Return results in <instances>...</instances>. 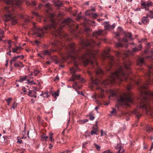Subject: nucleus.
Returning <instances> with one entry per match:
<instances>
[{"mask_svg":"<svg viewBox=\"0 0 153 153\" xmlns=\"http://www.w3.org/2000/svg\"><path fill=\"white\" fill-rule=\"evenodd\" d=\"M22 90L24 92H26L27 91L25 87H23L22 88Z\"/></svg>","mask_w":153,"mask_h":153,"instance_id":"obj_48","label":"nucleus"},{"mask_svg":"<svg viewBox=\"0 0 153 153\" xmlns=\"http://www.w3.org/2000/svg\"><path fill=\"white\" fill-rule=\"evenodd\" d=\"M146 129L147 131L149 132L153 131V128H152L149 125H147L146 128Z\"/></svg>","mask_w":153,"mask_h":153,"instance_id":"obj_21","label":"nucleus"},{"mask_svg":"<svg viewBox=\"0 0 153 153\" xmlns=\"http://www.w3.org/2000/svg\"><path fill=\"white\" fill-rule=\"evenodd\" d=\"M77 69V67H73L71 68L70 71H71V73L72 74V76L73 77H76L77 79H79L80 77L79 76H77L75 74V72L76 71Z\"/></svg>","mask_w":153,"mask_h":153,"instance_id":"obj_9","label":"nucleus"},{"mask_svg":"<svg viewBox=\"0 0 153 153\" xmlns=\"http://www.w3.org/2000/svg\"><path fill=\"white\" fill-rule=\"evenodd\" d=\"M111 113L112 114L115 115L116 114V110L115 109H113V111L111 112Z\"/></svg>","mask_w":153,"mask_h":153,"instance_id":"obj_36","label":"nucleus"},{"mask_svg":"<svg viewBox=\"0 0 153 153\" xmlns=\"http://www.w3.org/2000/svg\"><path fill=\"white\" fill-rule=\"evenodd\" d=\"M44 48H47V46L46 45H44Z\"/></svg>","mask_w":153,"mask_h":153,"instance_id":"obj_64","label":"nucleus"},{"mask_svg":"<svg viewBox=\"0 0 153 153\" xmlns=\"http://www.w3.org/2000/svg\"><path fill=\"white\" fill-rule=\"evenodd\" d=\"M148 11L150 14L149 18L151 19H153V9L152 10H149Z\"/></svg>","mask_w":153,"mask_h":153,"instance_id":"obj_20","label":"nucleus"},{"mask_svg":"<svg viewBox=\"0 0 153 153\" xmlns=\"http://www.w3.org/2000/svg\"><path fill=\"white\" fill-rule=\"evenodd\" d=\"M14 66L15 68H17V67H19V65L18 62H16L14 63Z\"/></svg>","mask_w":153,"mask_h":153,"instance_id":"obj_34","label":"nucleus"},{"mask_svg":"<svg viewBox=\"0 0 153 153\" xmlns=\"http://www.w3.org/2000/svg\"><path fill=\"white\" fill-rule=\"evenodd\" d=\"M72 22L71 19L70 18H68L64 20L62 22V26L63 27H64V25H68L70 27V24Z\"/></svg>","mask_w":153,"mask_h":153,"instance_id":"obj_7","label":"nucleus"},{"mask_svg":"<svg viewBox=\"0 0 153 153\" xmlns=\"http://www.w3.org/2000/svg\"><path fill=\"white\" fill-rule=\"evenodd\" d=\"M33 14L36 16H38V15L37 13H36L35 12H33Z\"/></svg>","mask_w":153,"mask_h":153,"instance_id":"obj_49","label":"nucleus"},{"mask_svg":"<svg viewBox=\"0 0 153 153\" xmlns=\"http://www.w3.org/2000/svg\"><path fill=\"white\" fill-rule=\"evenodd\" d=\"M22 48L21 47L16 46L15 48H13L12 52L13 53H15L17 54H19L20 52L19 51L22 50Z\"/></svg>","mask_w":153,"mask_h":153,"instance_id":"obj_13","label":"nucleus"},{"mask_svg":"<svg viewBox=\"0 0 153 153\" xmlns=\"http://www.w3.org/2000/svg\"><path fill=\"white\" fill-rule=\"evenodd\" d=\"M11 52V50L10 49H9V52L7 53V54L8 55H9V56H11V54L10 53Z\"/></svg>","mask_w":153,"mask_h":153,"instance_id":"obj_38","label":"nucleus"},{"mask_svg":"<svg viewBox=\"0 0 153 153\" xmlns=\"http://www.w3.org/2000/svg\"><path fill=\"white\" fill-rule=\"evenodd\" d=\"M94 146L97 150L98 151L100 150V146L95 143H94Z\"/></svg>","mask_w":153,"mask_h":153,"instance_id":"obj_27","label":"nucleus"},{"mask_svg":"<svg viewBox=\"0 0 153 153\" xmlns=\"http://www.w3.org/2000/svg\"><path fill=\"white\" fill-rule=\"evenodd\" d=\"M40 71L36 69H34L33 71L32 72L30 76H32L33 75V74L34 75V76H36L39 73Z\"/></svg>","mask_w":153,"mask_h":153,"instance_id":"obj_18","label":"nucleus"},{"mask_svg":"<svg viewBox=\"0 0 153 153\" xmlns=\"http://www.w3.org/2000/svg\"><path fill=\"white\" fill-rule=\"evenodd\" d=\"M91 10L92 11H94L95 10V8H92L91 9Z\"/></svg>","mask_w":153,"mask_h":153,"instance_id":"obj_59","label":"nucleus"},{"mask_svg":"<svg viewBox=\"0 0 153 153\" xmlns=\"http://www.w3.org/2000/svg\"><path fill=\"white\" fill-rule=\"evenodd\" d=\"M104 95L103 94H101V95H100V97H104Z\"/></svg>","mask_w":153,"mask_h":153,"instance_id":"obj_62","label":"nucleus"},{"mask_svg":"<svg viewBox=\"0 0 153 153\" xmlns=\"http://www.w3.org/2000/svg\"><path fill=\"white\" fill-rule=\"evenodd\" d=\"M123 32V30L120 27H119L117 28V32L116 33L117 36H118L120 35L121 33H122Z\"/></svg>","mask_w":153,"mask_h":153,"instance_id":"obj_16","label":"nucleus"},{"mask_svg":"<svg viewBox=\"0 0 153 153\" xmlns=\"http://www.w3.org/2000/svg\"><path fill=\"white\" fill-rule=\"evenodd\" d=\"M132 86L131 84L127 85L126 87L128 91L130 90L131 88H132Z\"/></svg>","mask_w":153,"mask_h":153,"instance_id":"obj_32","label":"nucleus"},{"mask_svg":"<svg viewBox=\"0 0 153 153\" xmlns=\"http://www.w3.org/2000/svg\"><path fill=\"white\" fill-rule=\"evenodd\" d=\"M144 63V59L143 58H139L137 61V65L138 66H141Z\"/></svg>","mask_w":153,"mask_h":153,"instance_id":"obj_12","label":"nucleus"},{"mask_svg":"<svg viewBox=\"0 0 153 153\" xmlns=\"http://www.w3.org/2000/svg\"><path fill=\"white\" fill-rule=\"evenodd\" d=\"M14 38L15 39V40L16 41L17 40V39L18 38L17 36H14Z\"/></svg>","mask_w":153,"mask_h":153,"instance_id":"obj_53","label":"nucleus"},{"mask_svg":"<svg viewBox=\"0 0 153 153\" xmlns=\"http://www.w3.org/2000/svg\"><path fill=\"white\" fill-rule=\"evenodd\" d=\"M0 1L10 5L4 7L3 8L2 12L4 15L5 21L7 22L11 20L12 24L15 25L17 23V21L12 16L14 10V8L20 5L22 2V0H0Z\"/></svg>","mask_w":153,"mask_h":153,"instance_id":"obj_2","label":"nucleus"},{"mask_svg":"<svg viewBox=\"0 0 153 153\" xmlns=\"http://www.w3.org/2000/svg\"><path fill=\"white\" fill-rule=\"evenodd\" d=\"M72 86L73 88L75 89L76 91H77V89H79L81 88V86H79L76 82H74L73 83Z\"/></svg>","mask_w":153,"mask_h":153,"instance_id":"obj_15","label":"nucleus"},{"mask_svg":"<svg viewBox=\"0 0 153 153\" xmlns=\"http://www.w3.org/2000/svg\"><path fill=\"white\" fill-rule=\"evenodd\" d=\"M43 6V5L42 4H40L39 5V8H41V7L42 6Z\"/></svg>","mask_w":153,"mask_h":153,"instance_id":"obj_57","label":"nucleus"},{"mask_svg":"<svg viewBox=\"0 0 153 153\" xmlns=\"http://www.w3.org/2000/svg\"><path fill=\"white\" fill-rule=\"evenodd\" d=\"M75 79L74 77H72L70 79V80L72 81H74L75 80Z\"/></svg>","mask_w":153,"mask_h":153,"instance_id":"obj_43","label":"nucleus"},{"mask_svg":"<svg viewBox=\"0 0 153 153\" xmlns=\"http://www.w3.org/2000/svg\"><path fill=\"white\" fill-rule=\"evenodd\" d=\"M115 149L116 150H118L117 153H123L124 151L122 147L119 145V144L115 147Z\"/></svg>","mask_w":153,"mask_h":153,"instance_id":"obj_11","label":"nucleus"},{"mask_svg":"<svg viewBox=\"0 0 153 153\" xmlns=\"http://www.w3.org/2000/svg\"><path fill=\"white\" fill-rule=\"evenodd\" d=\"M101 136H102L103 135V131L102 130H101Z\"/></svg>","mask_w":153,"mask_h":153,"instance_id":"obj_52","label":"nucleus"},{"mask_svg":"<svg viewBox=\"0 0 153 153\" xmlns=\"http://www.w3.org/2000/svg\"><path fill=\"white\" fill-rule=\"evenodd\" d=\"M17 59L16 58V56H14L12 58V59L11 60L10 62L11 64H12L13 62H15L16 61Z\"/></svg>","mask_w":153,"mask_h":153,"instance_id":"obj_28","label":"nucleus"},{"mask_svg":"<svg viewBox=\"0 0 153 153\" xmlns=\"http://www.w3.org/2000/svg\"><path fill=\"white\" fill-rule=\"evenodd\" d=\"M110 91L111 95L112 96H114L117 95V92L116 91L114 90H111Z\"/></svg>","mask_w":153,"mask_h":153,"instance_id":"obj_22","label":"nucleus"},{"mask_svg":"<svg viewBox=\"0 0 153 153\" xmlns=\"http://www.w3.org/2000/svg\"><path fill=\"white\" fill-rule=\"evenodd\" d=\"M20 58L21 59H24V57L23 56H21Z\"/></svg>","mask_w":153,"mask_h":153,"instance_id":"obj_58","label":"nucleus"},{"mask_svg":"<svg viewBox=\"0 0 153 153\" xmlns=\"http://www.w3.org/2000/svg\"><path fill=\"white\" fill-rule=\"evenodd\" d=\"M153 3L150 1H141V5L146 10H149L148 7H150L152 5Z\"/></svg>","mask_w":153,"mask_h":153,"instance_id":"obj_5","label":"nucleus"},{"mask_svg":"<svg viewBox=\"0 0 153 153\" xmlns=\"http://www.w3.org/2000/svg\"><path fill=\"white\" fill-rule=\"evenodd\" d=\"M59 77L57 76H56L55 77L54 80L55 81H57V80H59Z\"/></svg>","mask_w":153,"mask_h":153,"instance_id":"obj_46","label":"nucleus"},{"mask_svg":"<svg viewBox=\"0 0 153 153\" xmlns=\"http://www.w3.org/2000/svg\"><path fill=\"white\" fill-rule=\"evenodd\" d=\"M35 43L37 45H38L39 43V42L37 40H36L34 41Z\"/></svg>","mask_w":153,"mask_h":153,"instance_id":"obj_42","label":"nucleus"},{"mask_svg":"<svg viewBox=\"0 0 153 153\" xmlns=\"http://www.w3.org/2000/svg\"><path fill=\"white\" fill-rule=\"evenodd\" d=\"M149 22V20L147 18V17H143L141 19L142 23L144 24H146Z\"/></svg>","mask_w":153,"mask_h":153,"instance_id":"obj_17","label":"nucleus"},{"mask_svg":"<svg viewBox=\"0 0 153 153\" xmlns=\"http://www.w3.org/2000/svg\"><path fill=\"white\" fill-rule=\"evenodd\" d=\"M128 39L132 40V35L131 33H127L125 34V36L122 40V43H116L115 45L117 48L122 47L123 46L127 47L128 45L127 42Z\"/></svg>","mask_w":153,"mask_h":153,"instance_id":"obj_4","label":"nucleus"},{"mask_svg":"<svg viewBox=\"0 0 153 153\" xmlns=\"http://www.w3.org/2000/svg\"><path fill=\"white\" fill-rule=\"evenodd\" d=\"M117 101L118 103L116 104V106L118 108L120 105L129 106V103H133V102L131 95L129 93H124L120 96V98L117 99Z\"/></svg>","mask_w":153,"mask_h":153,"instance_id":"obj_3","label":"nucleus"},{"mask_svg":"<svg viewBox=\"0 0 153 153\" xmlns=\"http://www.w3.org/2000/svg\"><path fill=\"white\" fill-rule=\"evenodd\" d=\"M22 140H19V139H18V141H17V143H22Z\"/></svg>","mask_w":153,"mask_h":153,"instance_id":"obj_41","label":"nucleus"},{"mask_svg":"<svg viewBox=\"0 0 153 153\" xmlns=\"http://www.w3.org/2000/svg\"><path fill=\"white\" fill-rule=\"evenodd\" d=\"M17 103L14 102L12 106L11 107V108H13L14 109L17 107Z\"/></svg>","mask_w":153,"mask_h":153,"instance_id":"obj_29","label":"nucleus"},{"mask_svg":"<svg viewBox=\"0 0 153 153\" xmlns=\"http://www.w3.org/2000/svg\"><path fill=\"white\" fill-rule=\"evenodd\" d=\"M85 14L86 15L92 16L94 19H96L97 16V15L96 13H92L90 12V10L87 11Z\"/></svg>","mask_w":153,"mask_h":153,"instance_id":"obj_14","label":"nucleus"},{"mask_svg":"<svg viewBox=\"0 0 153 153\" xmlns=\"http://www.w3.org/2000/svg\"><path fill=\"white\" fill-rule=\"evenodd\" d=\"M32 4H33V6H35L36 5V3L34 1H32Z\"/></svg>","mask_w":153,"mask_h":153,"instance_id":"obj_51","label":"nucleus"},{"mask_svg":"<svg viewBox=\"0 0 153 153\" xmlns=\"http://www.w3.org/2000/svg\"><path fill=\"white\" fill-rule=\"evenodd\" d=\"M28 90H29V92L27 95L30 97H33L34 94H33L32 92H34V91L32 90H29V89H28Z\"/></svg>","mask_w":153,"mask_h":153,"instance_id":"obj_24","label":"nucleus"},{"mask_svg":"<svg viewBox=\"0 0 153 153\" xmlns=\"http://www.w3.org/2000/svg\"><path fill=\"white\" fill-rule=\"evenodd\" d=\"M87 143H88L87 142H84V143H83V144H82L83 146L84 147V145H85L87 144Z\"/></svg>","mask_w":153,"mask_h":153,"instance_id":"obj_50","label":"nucleus"},{"mask_svg":"<svg viewBox=\"0 0 153 153\" xmlns=\"http://www.w3.org/2000/svg\"><path fill=\"white\" fill-rule=\"evenodd\" d=\"M21 56H16V58L17 59L18 58L20 57Z\"/></svg>","mask_w":153,"mask_h":153,"instance_id":"obj_61","label":"nucleus"},{"mask_svg":"<svg viewBox=\"0 0 153 153\" xmlns=\"http://www.w3.org/2000/svg\"><path fill=\"white\" fill-rule=\"evenodd\" d=\"M8 60H6V63L5 64V65L7 66L8 65Z\"/></svg>","mask_w":153,"mask_h":153,"instance_id":"obj_60","label":"nucleus"},{"mask_svg":"<svg viewBox=\"0 0 153 153\" xmlns=\"http://www.w3.org/2000/svg\"><path fill=\"white\" fill-rule=\"evenodd\" d=\"M48 138V136H47L45 134H43L41 136L42 140L46 141Z\"/></svg>","mask_w":153,"mask_h":153,"instance_id":"obj_19","label":"nucleus"},{"mask_svg":"<svg viewBox=\"0 0 153 153\" xmlns=\"http://www.w3.org/2000/svg\"><path fill=\"white\" fill-rule=\"evenodd\" d=\"M104 153H112L109 150L105 151L103 152Z\"/></svg>","mask_w":153,"mask_h":153,"instance_id":"obj_40","label":"nucleus"},{"mask_svg":"<svg viewBox=\"0 0 153 153\" xmlns=\"http://www.w3.org/2000/svg\"><path fill=\"white\" fill-rule=\"evenodd\" d=\"M77 91V93L78 94H81L82 95H83V94L82 93V92H81V93L78 91L77 90V91Z\"/></svg>","mask_w":153,"mask_h":153,"instance_id":"obj_44","label":"nucleus"},{"mask_svg":"<svg viewBox=\"0 0 153 153\" xmlns=\"http://www.w3.org/2000/svg\"><path fill=\"white\" fill-rule=\"evenodd\" d=\"M88 120L85 119L84 120H80L79 121V122L80 124H84L88 121Z\"/></svg>","mask_w":153,"mask_h":153,"instance_id":"obj_26","label":"nucleus"},{"mask_svg":"<svg viewBox=\"0 0 153 153\" xmlns=\"http://www.w3.org/2000/svg\"><path fill=\"white\" fill-rule=\"evenodd\" d=\"M4 32L2 30L0 31V41L2 40L4 36Z\"/></svg>","mask_w":153,"mask_h":153,"instance_id":"obj_25","label":"nucleus"},{"mask_svg":"<svg viewBox=\"0 0 153 153\" xmlns=\"http://www.w3.org/2000/svg\"><path fill=\"white\" fill-rule=\"evenodd\" d=\"M12 98H9L7 100V105H9L10 104V102L12 100Z\"/></svg>","mask_w":153,"mask_h":153,"instance_id":"obj_33","label":"nucleus"},{"mask_svg":"<svg viewBox=\"0 0 153 153\" xmlns=\"http://www.w3.org/2000/svg\"><path fill=\"white\" fill-rule=\"evenodd\" d=\"M28 76H20V80L19 81L20 82H22L25 80H27V83L28 84H35V83L33 82V81H30L28 79H27V78Z\"/></svg>","mask_w":153,"mask_h":153,"instance_id":"obj_6","label":"nucleus"},{"mask_svg":"<svg viewBox=\"0 0 153 153\" xmlns=\"http://www.w3.org/2000/svg\"><path fill=\"white\" fill-rule=\"evenodd\" d=\"M150 15V14H148L147 15V16L146 17H147V18H148V17H149V15Z\"/></svg>","mask_w":153,"mask_h":153,"instance_id":"obj_63","label":"nucleus"},{"mask_svg":"<svg viewBox=\"0 0 153 153\" xmlns=\"http://www.w3.org/2000/svg\"><path fill=\"white\" fill-rule=\"evenodd\" d=\"M44 96L43 97H49V95H48V93H47V95H46V94H44Z\"/></svg>","mask_w":153,"mask_h":153,"instance_id":"obj_56","label":"nucleus"},{"mask_svg":"<svg viewBox=\"0 0 153 153\" xmlns=\"http://www.w3.org/2000/svg\"><path fill=\"white\" fill-rule=\"evenodd\" d=\"M105 30L99 29L98 31H96L92 34V36L95 37L97 40L95 41L93 39H87L85 40L82 39L81 45L82 48L85 50V53L79 54V50H77L75 49V45L73 43L68 44L66 45L64 43L62 42L60 40L61 39L66 37V35L62 31V27L61 25L56 24L53 20L51 21V24L49 25V33H51L56 37L54 42L52 43L53 47L55 48L54 51L58 50L61 51L63 53L68 54L74 60H78L82 61L86 66L89 63H90L93 67L95 68V73L97 76L95 79H97V77H100L104 74V73L102 70L98 67V63L96 61L97 57L101 58L104 60L107 57L103 58L101 54L105 51L102 52H99V51L95 48V45H100L101 39L99 37L106 34L105 30H113L115 27V24L114 23L112 25L109 24L108 22H104L103 23Z\"/></svg>","mask_w":153,"mask_h":153,"instance_id":"obj_1","label":"nucleus"},{"mask_svg":"<svg viewBox=\"0 0 153 153\" xmlns=\"http://www.w3.org/2000/svg\"><path fill=\"white\" fill-rule=\"evenodd\" d=\"M141 42L145 43L146 42V39H141Z\"/></svg>","mask_w":153,"mask_h":153,"instance_id":"obj_39","label":"nucleus"},{"mask_svg":"<svg viewBox=\"0 0 153 153\" xmlns=\"http://www.w3.org/2000/svg\"><path fill=\"white\" fill-rule=\"evenodd\" d=\"M52 147V145L51 144H49V149H51V148Z\"/></svg>","mask_w":153,"mask_h":153,"instance_id":"obj_54","label":"nucleus"},{"mask_svg":"<svg viewBox=\"0 0 153 153\" xmlns=\"http://www.w3.org/2000/svg\"><path fill=\"white\" fill-rule=\"evenodd\" d=\"M50 6V4L49 3H48L44 5V6L46 7L47 8H49Z\"/></svg>","mask_w":153,"mask_h":153,"instance_id":"obj_37","label":"nucleus"},{"mask_svg":"<svg viewBox=\"0 0 153 153\" xmlns=\"http://www.w3.org/2000/svg\"><path fill=\"white\" fill-rule=\"evenodd\" d=\"M98 126L96 125L95 126L92 127V130L91 132V134L93 135L94 134L97 135V132L98 131Z\"/></svg>","mask_w":153,"mask_h":153,"instance_id":"obj_8","label":"nucleus"},{"mask_svg":"<svg viewBox=\"0 0 153 153\" xmlns=\"http://www.w3.org/2000/svg\"><path fill=\"white\" fill-rule=\"evenodd\" d=\"M89 117H90L89 118H90V120H92L94 118V116H93L91 114H90V115Z\"/></svg>","mask_w":153,"mask_h":153,"instance_id":"obj_35","label":"nucleus"},{"mask_svg":"<svg viewBox=\"0 0 153 153\" xmlns=\"http://www.w3.org/2000/svg\"><path fill=\"white\" fill-rule=\"evenodd\" d=\"M53 133H50V140H51V141L52 142L54 140L53 139V137H52V135H53Z\"/></svg>","mask_w":153,"mask_h":153,"instance_id":"obj_31","label":"nucleus"},{"mask_svg":"<svg viewBox=\"0 0 153 153\" xmlns=\"http://www.w3.org/2000/svg\"><path fill=\"white\" fill-rule=\"evenodd\" d=\"M54 3L56 6L59 7L63 5L62 1L59 0H53Z\"/></svg>","mask_w":153,"mask_h":153,"instance_id":"obj_10","label":"nucleus"},{"mask_svg":"<svg viewBox=\"0 0 153 153\" xmlns=\"http://www.w3.org/2000/svg\"><path fill=\"white\" fill-rule=\"evenodd\" d=\"M86 30L88 32H90L91 31V30L90 28H87L86 29Z\"/></svg>","mask_w":153,"mask_h":153,"instance_id":"obj_45","label":"nucleus"},{"mask_svg":"<svg viewBox=\"0 0 153 153\" xmlns=\"http://www.w3.org/2000/svg\"><path fill=\"white\" fill-rule=\"evenodd\" d=\"M54 95L56 96H59L58 93H56V92H55Z\"/></svg>","mask_w":153,"mask_h":153,"instance_id":"obj_55","label":"nucleus"},{"mask_svg":"<svg viewBox=\"0 0 153 153\" xmlns=\"http://www.w3.org/2000/svg\"><path fill=\"white\" fill-rule=\"evenodd\" d=\"M43 55H50L51 51L49 50H45L43 52Z\"/></svg>","mask_w":153,"mask_h":153,"instance_id":"obj_23","label":"nucleus"},{"mask_svg":"<svg viewBox=\"0 0 153 153\" xmlns=\"http://www.w3.org/2000/svg\"><path fill=\"white\" fill-rule=\"evenodd\" d=\"M19 65V67L23 68L24 67V65L23 64V63L20 61H18Z\"/></svg>","mask_w":153,"mask_h":153,"instance_id":"obj_30","label":"nucleus"},{"mask_svg":"<svg viewBox=\"0 0 153 153\" xmlns=\"http://www.w3.org/2000/svg\"><path fill=\"white\" fill-rule=\"evenodd\" d=\"M44 94L47 95V92H45L43 94L42 93L40 95V96H42V95H44Z\"/></svg>","mask_w":153,"mask_h":153,"instance_id":"obj_47","label":"nucleus"}]
</instances>
